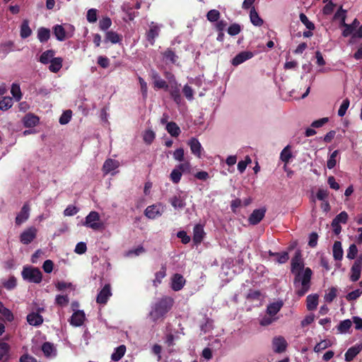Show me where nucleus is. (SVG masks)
<instances>
[{"label":"nucleus","instance_id":"f257e3e1","mask_svg":"<svg viewBox=\"0 0 362 362\" xmlns=\"http://www.w3.org/2000/svg\"><path fill=\"white\" fill-rule=\"evenodd\" d=\"M173 303L174 300L171 297L164 296L159 298L152 305L148 317L153 322H156L163 318L170 311Z\"/></svg>","mask_w":362,"mask_h":362},{"label":"nucleus","instance_id":"f03ea898","mask_svg":"<svg viewBox=\"0 0 362 362\" xmlns=\"http://www.w3.org/2000/svg\"><path fill=\"white\" fill-rule=\"evenodd\" d=\"M312 274L313 272L309 267L294 274L293 284L298 296H304L310 289Z\"/></svg>","mask_w":362,"mask_h":362},{"label":"nucleus","instance_id":"7ed1b4c3","mask_svg":"<svg viewBox=\"0 0 362 362\" xmlns=\"http://www.w3.org/2000/svg\"><path fill=\"white\" fill-rule=\"evenodd\" d=\"M24 280L34 284H40L42 281V274L37 267H24L21 272Z\"/></svg>","mask_w":362,"mask_h":362},{"label":"nucleus","instance_id":"20e7f679","mask_svg":"<svg viewBox=\"0 0 362 362\" xmlns=\"http://www.w3.org/2000/svg\"><path fill=\"white\" fill-rule=\"evenodd\" d=\"M100 216L97 211H91L86 217L83 226L90 228L94 230H98L103 228V223L100 222Z\"/></svg>","mask_w":362,"mask_h":362},{"label":"nucleus","instance_id":"39448f33","mask_svg":"<svg viewBox=\"0 0 362 362\" xmlns=\"http://www.w3.org/2000/svg\"><path fill=\"white\" fill-rule=\"evenodd\" d=\"M168 80H169V91L170 93L171 97L173 98L174 101L179 104L181 102V95H180V90L179 85L177 84L175 76L168 73L167 76Z\"/></svg>","mask_w":362,"mask_h":362},{"label":"nucleus","instance_id":"423d86ee","mask_svg":"<svg viewBox=\"0 0 362 362\" xmlns=\"http://www.w3.org/2000/svg\"><path fill=\"white\" fill-rule=\"evenodd\" d=\"M291 271L293 274L303 272L305 269L304 262L300 250L296 252L294 257L291 259Z\"/></svg>","mask_w":362,"mask_h":362},{"label":"nucleus","instance_id":"0eeeda50","mask_svg":"<svg viewBox=\"0 0 362 362\" xmlns=\"http://www.w3.org/2000/svg\"><path fill=\"white\" fill-rule=\"evenodd\" d=\"M37 231L35 227L28 228L21 234L20 241L24 245L30 244L36 238Z\"/></svg>","mask_w":362,"mask_h":362},{"label":"nucleus","instance_id":"6e6552de","mask_svg":"<svg viewBox=\"0 0 362 362\" xmlns=\"http://www.w3.org/2000/svg\"><path fill=\"white\" fill-rule=\"evenodd\" d=\"M362 270V256H360L356 259L354 264L351 268V281L355 282L358 281L361 276V272Z\"/></svg>","mask_w":362,"mask_h":362},{"label":"nucleus","instance_id":"1a4fd4ad","mask_svg":"<svg viewBox=\"0 0 362 362\" xmlns=\"http://www.w3.org/2000/svg\"><path fill=\"white\" fill-rule=\"evenodd\" d=\"M288 343L282 336L275 337L272 340V348L275 353H283L286 351Z\"/></svg>","mask_w":362,"mask_h":362},{"label":"nucleus","instance_id":"9d476101","mask_svg":"<svg viewBox=\"0 0 362 362\" xmlns=\"http://www.w3.org/2000/svg\"><path fill=\"white\" fill-rule=\"evenodd\" d=\"M346 15H344V12H342V24L341 25L344 27V30L342 32V35L344 37H348L351 34H353L355 29L358 26L359 21L355 18L352 23L347 24L345 23Z\"/></svg>","mask_w":362,"mask_h":362},{"label":"nucleus","instance_id":"9b49d317","mask_svg":"<svg viewBox=\"0 0 362 362\" xmlns=\"http://www.w3.org/2000/svg\"><path fill=\"white\" fill-rule=\"evenodd\" d=\"M111 296V286L110 284H105L98 293L96 298V302L99 304H106Z\"/></svg>","mask_w":362,"mask_h":362},{"label":"nucleus","instance_id":"f8f14e48","mask_svg":"<svg viewBox=\"0 0 362 362\" xmlns=\"http://www.w3.org/2000/svg\"><path fill=\"white\" fill-rule=\"evenodd\" d=\"M85 320L86 315L83 310H77L72 314L69 322L74 327H80L83 324Z\"/></svg>","mask_w":362,"mask_h":362},{"label":"nucleus","instance_id":"ddd939ff","mask_svg":"<svg viewBox=\"0 0 362 362\" xmlns=\"http://www.w3.org/2000/svg\"><path fill=\"white\" fill-rule=\"evenodd\" d=\"M254 56L253 52L250 51H243L238 54L231 61V64L237 66L245 61L252 58Z\"/></svg>","mask_w":362,"mask_h":362},{"label":"nucleus","instance_id":"4468645a","mask_svg":"<svg viewBox=\"0 0 362 362\" xmlns=\"http://www.w3.org/2000/svg\"><path fill=\"white\" fill-rule=\"evenodd\" d=\"M185 282L182 275L175 274L171 278V288L175 291H180L184 287Z\"/></svg>","mask_w":362,"mask_h":362},{"label":"nucleus","instance_id":"2eb2a0df","mask_svg":"<svg viewBox=\"0 0 362 362\" xmlns=\"http://www.w3.org/2000/svg\"><path fill=\"white\" fill-rule=\"evenodd\" d=\"M266 209L264 208L255 209L250 216L248 221L252 225L258 224L264 217Z\"/></svg>","mask_w":362,"mask_h":362},{"label":"nucleus","instance_id":"dca6fc26","mask_svg":"<svg viewBox=\"0 0 362 362\" xmlns=\"http://www.w3.org/2000/svg\"><path fill=\"white\" fill-rule=\"evenodd\" d=\"M187 144L190 147L192 153H193L194 156H196L198 158L202 157V151L203 150V148L197 139H196L194 137L191 138L187 141Z\"/></svg>","mask_w":362,"mask_h":362},{"label":"nucleus","instance_id":"f3484780","mask_svg":"<svg viewBox=\"0 0 362 362\" xmlns=\"http://www.w3.org/2000/svg\"><path fill=\"white\" fill-rule=\"evenodd\" d=\"M30 216V206L29 204L25 203L21 208V211L16 217V223L18 226L21 225L27 221Z\"/></svg>","mask_w":362,"mask_h":362},{"label":"nucleus","instance_id":"a211bd4d","mask_svg":"<svg viewBox=\"0 0 362 362\" xmlns=\"http://www.w3.org/2000/svg\"><path fill=\"white\" fill-rule=\"evenodd\" d=\"M205 235V233L204 231V228L200 224H197L193 229V242L195 245L200 244Z\"/></svg>","mask_w":362,"mask_h":362},{"label":"nucleus","instance_id":"6ab92c4d","mask_svg":"<svg viewBox=\"0 0 362 362\" xmlns=\"http://www.w3.org/2000/svg\"><path fill=\"white\" fill-rule=\"evenodd\" d=\"M185 199L186 197L185 196H182L181 194H179L178 195L172 197L169 202L174 209H182L186 206Z\"/></svg>","mask_w":362,"mask_h":362},{"label":"nucleus","instance_id":"aec40b11","mask_svg":"<svg viewBox=\"0 0 362 362\" xmlns=\"http://www.w3.org/2000/svg\"><path fill=\"white\" fill-rule=\"evenodd\" d=\"M362 350V343L349 348L345 354V361H351Z\"/></svg>","mask_w":362,"mask_h":362},{"label":"nucleus","instance_id":"412c9836","mask_svg":"<svg viewBox=\"0 0 362 362\" xmlns=\"http://www.w3.org/2000/svg\"><path fill=\"white\" fill-rule=\"evenodd\" d=\"M119 166V162L112 158L107 159L103 166L104 174L107 175Z\"/></svg>","mask_w":362,"mask_h":362},{"label":"nucleus","instance_id":"4be33fe9","mask_svg":"<svg viewBox=\"0 0 362 362\" xmlns=\"http://www.w3.org/2000/svg\"><path fill=\"white\" fill-rule=\"evenodd\" d=\"M144 214L146 217L151 219H154L156 217L161 216L162 212L160 210V207L157 205L148 206L145 211Z\"/></svg>","mask_w":362,"mask_h":362},{"label":"nucleus","instance_id":"5701e85b","mask_svg":"<svg viewBox=\"0 0 362 362\" xmlns=\"http://www.w3.org/2000/svg\"><path fill=\"white\" fill-rule=\"evenodd\" d=\"M284 303L282 300H278L268 305L267 308V313L269 315L274 316L276 315L281 308L283 307Z\"/></svg>","mask_w":362,"mask_h":362},{"label":"nucleus","instance_id":"b1692460","mask_svg":"<svg viewBox=\"0 0 362 362\" xmlns=\"http://www.w3.org/2000/svg\"><path fill=\"white\" fill-rule=\"evenodd\" d=\"M27 322L33 326H39L43 322L42 316L37 313H31L27 315Z\"/></svg>","mask_w":362,"mask_h":362},{"label":"nucleus","instance_id":"393cba45","mask_svg":"<svg viewBox=\"0 0 362 362\" xmlns=\"http://www.w3.org/2000/svg\"><path fill=\"white\" fill-rule=\"evenodd\" d=\"M53 33L59 41H64L69 37V35L66 34L65 29L62 25H56L54 26Z\"/></svg>","mask_w":362,"mask_h":362},{"label":"nucleus","instance_id":"a878e982","mask_svg":"<svg viewBox=\"0 0 362 362\" xmlns=\"http://www.w3.org/2000/svg\"><path fill=\"white\" fill-rule=\"evenodd\" d=\"M160 32V28L157 25H152L150 27L149 30L146 34V39L150 42L151 45L154 44L155 38L158 36Z\"/></svg>","mask_w":362,"mask_h":362},{"label":"nucleus","instance_id":"bb28decb","mask_svg":"<svg viewBox=\"0 0 362 362\" xmlns=\"http://www.w3.org/2000/svg\"><path fill=\"white\" fill-rule=\"evenodd\" d=\"M105 42H110L112 44L119 43L122 41V36L115 31L110 30L105 33Z\"/></svg>","mask_w":362,"mask_h":362},{"label":"nucleus","instance_id":"cd10ccee","mask_svg":"<svg viewBox=\"0 0 362 362\" xmlns=\"http://www.w3.org/2000/svg\"><path fill=\"white\" fill-rule=\"evenodd\" d=\"M319 296L317 294H312L307 296L306 307L308 310H314L318 305Z\"/></svg>","mask_w":362,"mask_h":362},{"label":"nucleus","instance_id":"c85d7f7f","mask_svg":"<svg viewBox=\"0 0 362 362\" xmlns=\"http://www.w3.org/2000/svg\"><path fill=\"white\" fill-rule=\"evenodd\" d=\"M250 18L251 23L255 26H261L263 25V20L259 17L255 7H252L250 12Z\"/></svg>","mask_w":362,"mask_h":362},{"label":"nucleus","instance_id":"c756f323","mask_svg":"<svg viewBox=\"0 0 362 362\" xmlns=\"http://www.w3.org/2000/svg\"><path fill=\"white\" fill-rule=\"evenodd\" d=\"M63 59L61 57H54L50 62L49 70L52 73L58 72L62 67Z\"/></svg>","mask_w":362,"mask_h":362},{"label":"nucleus","instance_id":"7c9ffc66","mask_svg":"<svg viewBox=\"0 0 362 362\" xmlns=\"http://www.w3.org/2000/svg\"><path fill=\"white\" fill-rule=\"evenodd\" d=\"M39 122V118L32 114L26 115L23 118V124L25 127H35Z\"/></svg>","mask_w":362,"mask_h":362},{"label":"nucleus","instance_id":"2f4dec72","mask_svg":"<svg viewBox=\"0 0 362 362\" xmlns=\"http://www.w3.org/2000/svg\"><path fill=\"white\" fill-rule=\"evenodd\" d=\"M126 352V346L120 345L115 349V351L111 355V359L114 361H119Z\"/></svg>","mask_w":362,"mask_h":362},{"label":"nucleus","instance_id":"473e14b6","mask_svg":"<svg viewBox=\"0 0 362 362\" xmlns=\"http://www.w3.org/2000/svg\"><path fill=\"white\" fill-rule=\"evenodd\" d=\"M333 257L336 260H341L343 257V250L340 241H335L333 245Z\"/></svg>","mask_w":362,"mask_h":362},{"label":"nucleus","instance_id":"72a5a7b5","mask_svg":"<svg viewBox=\"0 0 362 362\" xmlns=\"http://www.w3.org/2000/svg\"><path fill=\"white\" fill-rule=\"evenodd\" d=\"M50 37V30L46 28H40L37 30V38L40 42L48 41Z\"/></svg>","mask_w":362,"mask_h":362},{"label":"nucleus","instance_id":"f704fd0d","mask_svg":"<svg viewBox=\"0 0 362 362\" xmlns=\"http://www.w3.org/2000/svg\"><path fill=\"white\" fill-rule=\"evenodd\" d=\"M166 130L172 136L176 137L180 134V127L174 122H170L167 124Z\"/></svg>","mask_w":362,"mask_h":362},{"label":"nucleus","instance_id":"c9c22d12","mask_svg":"<svg viewBox=\"0 0 362 362\" xmlns=\"http://www.w3.org/2000/svg\"><path fill=\"white\" fill-rule=\"evenodd\" d=\"M10 346L6 342L0 343V357L4 361L9 359Z\"/></svg>","mask_w":362,"mask_h":362},{"label":"nucleus","instance_id":"e433bc0d","mask_svg":"<svg viewBox=\"0 0 362 362\" xmlns=\"http://www.w3.org/2000/svg\"><path fill=\"white\" fill-rule=\"evenodd\" d=\"M351 326L352 322L350 320H344L340 322V323L337 326V330L341 334H345L349 332Z\"/></svg>","mask_w":362,"mask_h":362},{"label":"nucleus","instance_id":"4c0bfd02","mask_svg":"<svg viewBox=\"0 0 362 362\" xmlns=\"http://www.w3.org/2000/svg\"><path fill=\"white\" fill-rule=\"evenodd\" d=\"M54 51L52 49H49L45 52H44L40 57V62L42 64H47L48 63H50L52 59H54Z\"/></svg>","mask_w":362,"mask_h":362},{"label":"nucleus","instance_id":"58836bf2","mask_svg":"<svg viewBox=\"0 0 362 362\" xmlns=\"http://www.w3.org/2000/svg\"><path fill=\"white\" fill-rule=\"evenodd\" d=\"M153 83H154V86L156 87H157L158 88H165V89H168L169 86L166 83V82L162 79L159 75L156 73V72H154L153 73Z\"/></svg>","mask_w":362,"mask_h":362},{"label":"nucleus","instance_id":"ea45409f","mask_svg":"<svg viewBox=\"0 0 362 362\" xmlns=\"http://www.w3.org/2000/svg\"><path fill=\"white\" fill-rule=\"evenodd\" d=\"M166 276V268L165 266L161 267V269L156 272L155 274V279L153 281V284L157 287L162 281V279Z\"/></svg>","mask_w":362,"mask_h":362},{"label":"nucleus","instance_id":"a19ab883","mask_svg":"<svg viewBox=\"0 0 362 362\" xmlns=\"http://www.w3.org/2000/svg\"><path fill=\"white\" fill-rule=\"evenodd\" d=\"M31 33L32 30L29 27L28 21L27 20L23 21L21 26V37L22 38H27Z\"/></svg>","mask_w":362,"mask_h":362},{"label":"nucleus","instance_id":"79ce46f5","mask_svg":"<svg viewBox=\"0 0 362 362\" xmlns=\"http://www.w3.org/2000/svg\"><path fill=\"white\" fill-rule=\"evenodd\" d=\"M0 313L4 316V317L8 322H11L13 320V315L10 310L6 308L3 303L0 301Z\"/></svg>","mask_w":362,"mask_h":362},{"label":"nucleus","instance_id":"37998d69","mask_svg":"<svg viewBox=\"0 0 362 362\" xmlns=\"http://www.w3.org/2000/svg\"><path fill=\"white\" fill-rule=\"evenodd\" d=\"M11 93L13 97L17 100L19 101L22 98V93L21 90L20 86L16 83H13L11 89Z\"/></svg>","mask_w":362,"mask_h":362},{"label":"nucleus","instance_id":"c03bdc74","mask_svg":"<svg viewBox=\"0 0 362 362\" xmlns=\"http://www.w3.org/2000/svg\"><path fill=\"white\" fill-rule=\"evenodd\" d=\"M291 157L292 154L290 151V147L289 146H287L281 152L280 158L283 162L287 163Z\"/></svg>","mask_w":362,"mask_h":362},{"label":"nucleus","instance_id":"a18cd8bd","mask_svg":"<svg viewBox=\"0 0 362 362\" xmlns=\"http://www.w3.org/2000/svg\"><path fill=\"white\" fill-rule=\"evenodd\" d=\"M13 105L12 98L10 97H4L0 101V110H7Z\"/></svg>","mask_w":362,"mask_h":362},{"label":"nucleus","instance_id":"49530a36","mask_svg":"<svg viewBox=\"0 0 362 362\" xmlns=\"http://www.w3.org/2000/svg\"><path fill=\"white\" fill-rule=\"evenodd\" d=\"M220 12L216 9L210 10L206 14V18L210 22H216L220 18Z\"/></svg>","mask_w":362,"mask_h":362},{"label":"nucleus","instance_id":"de8ad7c7","mask_svg":"<svg viewBox=\"0 0 362 362\" xmlns=\"http://www.w3.org/2000/svg\"><path fill=\"white\" fill-rule=\"evenodd\" d=\"M182 174L185 173H190L191 164L189 161H182V163L175 166Z\"/></svg>","mask_w":362,"mask_h":362},{"label":"nucleus","instance_id":"09e8293b","mask_svg":"<svg viewBox=\"0 0 362 362\" xmlns=\"http://www.w3.org/2000/svg\"><path fill=\"white\" fill-rule=\"evenodd\" d=\"M42 351L46 356H50L54 351V347L50 342H45L42 346Z\"/></svg>","mask_w":362,"mask_h":362},{"label":"nucleus","instance_id":"8fccbe9b","mask_svg":"<svg viewBox=\"0 0 362 362\" xmlns=\"http://www.w3.org/2000/svg\"><path fill=\"white\" fill-rule=\"evenodd\" d=\"M163 57L172 64H175L177 58L175 53L170 49H168L163 52Z\"/></svg>","mask_w":362,"mask_h":362},{"label":"nucleus","instance_id":"3c124183","mask_svg":"<svg viewBox=\"0 0 362 362\" xmlns=\"http://www.w3.org/2000/svg\"><path fill=\"white\" fill-rule=\"evenodd\" d=\"M337 293V289L334 287H332L327 293H326L324 296V299L327 303H332L333 300L336 298Z\"/></svg>","mask_w":362,"mask_h":362},{"label":"nucleus","instance_id":"603ef678","mask_svg":"<svg viewBox=\"0 0 362 362\" xmlns=\"http://www.w3.org/2000/svg\"><path fill=\"white\" fill-rule=\"evenodd\" d=\"M72 115V112L70 110L64 111L59 118V123L61 124H66L69 122Z\"/></svg>","mask_w":362,"mask_h":362},{"label":"nucleus","instance_id":"864d4df0","mask_svg":"<svg viewBox=\"0 0 362 362\" xmlns=\"http://www.w3.org/2000/svg\"><path fill=\"white\" fill-rule=\"evenodd\" d=\"M331 346V343L327 340H322L320 342L317 343L314 347L315 352H320L322 350H324Z\"/></svg>","mask_w":362,"mask_h":362},{"label":"nucleus","instance_id":"5fc2aeb1","mask_svg":"<svg viewBox=\"0 0 362 362\" xmlns=\"http://www.w3.org/2000/svg\"><path fill=\"white\" fill-rule=\"evenodd\" d=\"M299 17L300 21L308 30H313L315 29V25L308 20V17L303 13H301Z\"/></svg>","mask_w":362,"mask_h":362},{"label":"nucleus","instance_id":"6e6d98bb","mask_svg":"<svg viewBox=\"0 0 362 362\" xmlns=\"http://www.w3.org/2000/svg\"><path fill=\"white\" fill-rule=\"evenodd\" d=\"M182 175V174L175 168L170 173V178L173 183L177 184L180 181Z\"/></svg>","mask_w":362,"mask_h":362},{"label":"nucleus","instance_id":"4d7b16f0","mask_svg":"<svg viewBox=\"0 0 362 362\" xmlns=\"http://www.w3.org/2000/svg\"><path fill=\"white\" fill-rule=\"evenodd\" d=\"M251 162H252V160L248 156H247L245 157L244 160L239 161L238 163V169L239 172L240 173H243L245 170L247 165L248 164L251 163Z\"/></svg>","mask_w":362,"mask_h":362},{"label":"nucleus","instance_id":"13d9d810","mask_svg":"<svg viewBox=\"0 0 362 362\" xmlns=\"http://www.w3.org/2000/svg\"><path fill=\"white\" fill-rule=\"evenodd\" d=\"M240 25L238 23H233L228 28V33L231 36L238 35L240 33Z\"/></svg>","mask_w":362,"mask_h":362},{"label":"nucleus","instance_id":"bf43d9fd","mask_svg":"<svg viewBox=\"0 0 362 362\" xmlns=\"http://www.w3.org/2000/svg\"><path fill=\"white\" fill-rule=\"evenodd\" d=\"M155 133L152 130L145 131L143 139L146 144H151L155 139Z\"/></svg>","mask_w":362,"mask_h":362},{"label":"nucleus","instance_id":"052dcab7","mask_svg":"<svg viewBox=\"0 0 362 362\" xmlns=\"http://www.w3.org/2000/svg\"><path fill=\"white\" fill-rule=\"evenodd\" d=\"M338 155V151L336 150L332 152V153L330 155L327 162V166L329 169H332L335 167L337 164L336 157Z\"/></svg>","mask_w":362,"mask_h":362},{"label":"nucleus","instance_id":"680f3d73","mask_svg":"<svg viewBox=\"0 0 362 362\" xmlns=\"http://www.w3.org/2000/svg\"><path fill=\"white\" fill-rule=\"evenodd\" d=\"M111 25L112 21L109 17L103 18L99 22V27L102 30H107L109 28H110Z\"/></svg>","mask_w":362,"mask_h":362},{"label":"nucleus","instance_id":"e2e57ef3","mask_svg":"<svg viewBox=\"0 0 362 362\" xmlns=\"http://www.w3.org/2000/svg\"><path fill=\"white\" fill-rule=\"evenodd\" d=\"M173 158L179 162L185 161V151L182 148H177L173 152Z\"/></svg>","mask_w":362,"mask_h":362},{"label":"nucleus","instance_id":"0e129e2a","mask_svg":"<svg viewBox=\"0 0 362 362\" xmlns=\"http://www.w3.org/2000/svg\"><path fill=\"white\" fill-rule=\"evenodd\" d=\"M349 100L348 98H346L343 100L338 110V115L339 117H343L346 114V112L349 108Z\"/></svg>","mask_w":362,"mask_h":362},{"label":"nucleus","instance_id":"69168bd1","mask_svg":"<svg viewBox=\"0 0 362 362\" xmlns=\"http://www.w3.org/2000/svg\"><path fill=\"white\" fill-rule=\"evenodd\" d=\"M358 253V248L355 244H351L347 251L346 257L349 259H354Z\"/></svg>","mask_w":362,"mask_h":362},{"label":"nucleus","instance_id":"338daca9","mask_svg":"<svg viewBox=\"0 0 362 362\" xmlns=\"http://www.w3.org/2000/svg\"><path fill=\"white\" fill-rule=\"evenodd\" d=\"M274 256L276 257V261L280 264L286 262L289 258L288 253L286 252H283L281 253L276 252L274 253Z\"/></svg>","mask_w":362,"mask_h":362},{"label":"nucleus","instance_id":"774afa93","mask_svg":"<svg viewBox=\"0 0 362 362\" xmlns=\"http://www.w3.org/2000/svg\"><path fill=\"white\" fill-rule=\"evenodd\" d=\"M348 218V214L346 211H341L332 221H337L339 223H346Z\"/></svg>","mask_w":362,"mask_h":362}]
</instances>
